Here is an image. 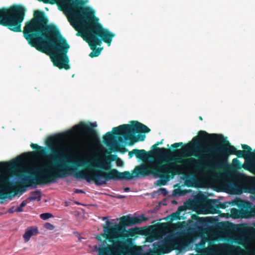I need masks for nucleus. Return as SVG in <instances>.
I'll use <instances>...</instances> for the list:
<instances>
[{
    "label": "nucleus",
    "instance_id": "nucleus-46",
    "mask_svg": "<svg viewBox=\"0 0 255 255\" xmlns=\"http://www.w3.org/2000/svg\"><path fill=\"white\" fill-rule=\"evenodd\" d=\"M173 203H177V202H176V201H173Z\"/></svg>",
    "mask_w": 255,
    "mask_h": 255
},
{
    "label": "nucleus",
    "instance_id": "nucleus-20",
    "mask_svg": "<svg viewBox=\"0 0 255 255\" xmlns=\"http://www.w3.org/2000/svg\"><path fill=\"white\" fill-rule=\"evenodd\" d=\"M41 192L39 190H35L32 192L30 196H29L26 200H29L30 201H40L41 200Z\"/></svg>",
    "mask_w": 255,
    "mask_h": 255
},
{
    "label": "nucleus",
    "instance_id": "nucleus-15",
    "mask_svg": "<svg viewBox=\"0 0 255 255\" xmlns=\"http://www.w3.org/2000/svg\"><path fill=\"white\" fill-rule=\"evenodd\" d=\"M80 133L90 138L94 136L95 131L87 125L81 123L74 126L72 130H69L67 134L65 135V138L68 136H74Z\"/></svg>",
    "mask_w": 255,
    "mask_h": 255
},
{
    "label": "nucleus",
    "instance_id": "nucleus-27",
    "mask_svg": "<svg viewBox=\"0 0 255 255\" xmlns=\"http://www.w3.org/2000/svg\"><path fill=\"white\" fill-rule=\"evenodd\" d=\"M28 202H27V200H24L23 201L21 204H20L19 206L16 207V208H17V212H21L23 211V208L24 207H25L27 204Z\"/></svg>",
    "mask_w": 255,
    "mask_h": 255
},
{
    "label": "nucleus",
    "instance_id": "nucleus-37",
    "mask_svg": "<svg viewBox=\"0 0 255 255\" xmlns=\"http://www.w3.org/2000/svg\"><path fill=\"white\" fill-rule=\"evenodd\" d=\"M17 212V208L14 206H13L12 207L10 208L8 211V212L9 213H13L14 212Z\"/></svg>",
    "mask_w": 255,
    "mask_h": 255
},
{
    "label": "nucleus",
    "instance_id": "nucleus-35",
    "mask_svg": "<svg viewBox=\"0 0 255 255\" xmlns=\"http://www.w3.org/2000/svg\"><path fill=\"white\" fill-rule=\"evenodd\" d=\"M45 227L46 228L51 230H53L54 228V226L49 223H46L45 225Z\"/></svg>",
    "mask_w": 255,
    "mask_h": 255
},
{
    "label": "nucleus",
    "instance_id": "nucleus-40",
    "mask_svg": "<svg viewBox=\"0 0 255 255\" xmlns=\"http://www.w3.org/2000/svg\"><path fill=\"white\" fill-rule=\"evenodd\" d=\"M91 125L92 127H97V125L96 122H94V123H91Z\"/></svg>",
    "mask_w": 255,
    "mask_h": 255
},
{
    "label": "nucleus",
    "instance_id": "nucleus-1",
    "mask_svg": "<svg viewBox=\"0 0 255 255\" xmlns=\"http://www.w3.org/2000/svg\"><path fill=\"white\" fill-rule=\"evenodd\" d=\"M47 145L55 154L48 155L44 159L34 162L27 161L23 154L9 163L0 164V197L11 193L13 190L12 184L15 180L12 178L13 170L31 173L36 175L40 181H47L51 178L65 177L76 170L75 167L61 163L49 167L51 164L49 158L71 155L67 161L79 166H84L88 163L91 165V155L81 152L72 154L75 151L87 147L89 145L88 142H85L81 147H77L74 141L69 142L65 138L50 137L47 140Z\"/></svg>",
    "mask_w": 255,
    "mask_h": 255
},
{
    "label": "nucleus",
    "instance_id": "nucleus-22",
    "mask_svg": "<svg viewBox=\"0 0 255 255\" xmlns=\"http://www.w3.org/2000/svg\"><path fill=\"white\" fill-rule=\"evenodd\" d=\"M196 181V178L192 175L189 178H187L185 180V185L188 187H193L195 186V182Z\"/></svg>",
    "mask_w": 255,
    "mask_h": 255
},
{
    "label": "nucleus",
    "instance_id": "nucleus-45",
    "mask_svg": "<svg viewBox=\"0 0 255 255\" xmlns=\"http://www.w3.org/2000/svg\"><path fill=\"white\" fill-rule=\"evenodd\" d=\"M112 36H113V38L115 36V34H114V33H113Z\"/></svg>",
    "mask_w": 255,
    "mask_h": 255
},
{
    "label": "nucleus",
    "instance_id": "nucleus-43",
    "mask_svg": "<svg viewBox=\"0 0 255 255\" xmlns=\"http://www.w3.org/2000/svg\"><path fill=\"white\" fill-rule=\"evenodd\" d=\"M125 190L126 191H128L129 190V187H127L125 189Z\"/></svg>",
    "mask_w": 255,
    "mask_h": 255
},
{
    "label": "nucleus",
    "instance_id": "nucleus-6",
    "mask_svg": "<svg viewBox=\"0 0 255 255\" xmlns=\"http://www.w3.org/2000/svg\"><path fill=\"white\" fill-rule=\"evenodd\" d=\"M150 131L149 128L137 121H131V124H123L113 128V151H115L114 136H117L120 142H125L132 146L136 142L143 141L145 138L144 134Z\"/></svg>",
    "mask_w": 255,
    "mask_h": 255
},
{
    "label": "nucleus",
    "instance_id": "nucleus-7",
    "mask_svg": "<svg viewBox=\"0 0 255 255\" xmlns=\"http://www.w3.org/2000/svg\"><path fill=\"white\" fill-rule=\"evenodd\" d=\"M166 157H157L158 159L155 165H147L149 167V175L159 174L162 175H167L168 177L173 178L175 175L182 173L184 166L193 167L199 171L204 170V168H197L193 165L186 164L185 160L187 158L183 159L181 157H178L168 159Z\"/></svg>",
    "mask_w": 255,
    "mask_h": 255
},
{
    "label": "nucleus",
    "instance_id": "nucleus-32",
    "mask_svg": "<svg viewBox=\"0 0 255 255\" xmlns=\"http://www.w3.org/2000/svg\"><path fill=\"white\" fill-rule=\"evenodd\" d=\"M183 145V143L182 142H176L172 144L171 146L172 148H177L179 146H181Z\"/></svg>",
    "mask_w": 255,
    "mask_h": 255
},
{
    "label": "nucleus",
    "instance_id": "nucleus-4",
    "mask_svg": "<svg viewBox=\"0 0 255 255\" xmlns=\"http://www.w3.org/2000/svg\"><path fill=\"white\" fill-rule=\"evenodd\" d=\"M26 9L21 5L14 4L9 7L0 8V25L14 32H60L58 26L49 20L45 13L35 10L32 19L26 22L21 29Z\"/></svg>",
    "mask_w": 255,
    "mask_h": 255
},
{
    "label": "nucleus",
    "instance_id": "nucleus-30",
    "mask_svg": "<svg viewBox=\"0 0 255 255\" xmlns=\"http://www.w3.org/2000/svg\"><path fill=\"white\" fill-rule=\"evenodd\" d=\"M95 145L96 146L97 148L99 150H100L101 151H104L105 150V148L102 146L99 141H95Z\"/></svg>",
    "mask_w": 255,
    "mask_h": 255
},
{
    "label": "nucleus",
    "instance_id": "nucleus-47",
    "mask_svg": "<svg viewBox=\"0 0 255 255\" xmlns=\"http://www.w3.org/2000/svg\"><path fill=\"white\" fill-rule=\"evenodd\" d=\"M123 197H118V198H122Z\"/></svg>",
    "mask_w": 255,
    "mask_h": 255
},
{
    "label": "nucleus",
    "instance_id": "nucleus-14",
    "mask_svg": "<svg viewBox=\"0 0 255 255\" xmlns=\"http://www.w3.org/2000/svg\"><path fill=\"white\" fill-rule=\"evenodd\" d=\"M139 229L137 227L134 228L129 229L126 231H117L116 234L118 235L119 237L125 240V241L121 243L120 246V250L122 252H126L128 248L127 245H130L131 244V239L128 238L129 237H133L136 234H138Z\"/></svg>",
    "mask_w": 255,
    "mask_h": 255
},
{
    "label": "nucleus",
    "instance_id": "nucleus-42",
    "mask_svg": "<svg viewBox=\"0 0 255 255\" xmlns=\"http://www.w3.org/2000/svg\"><path fill=\"white\" fill-rule=\"evenodd\" d=\"M212 213H217V210L215 208H214Z\"/></svg>",
    "mask_w": 255,
    "mask_h": 255
},
{
    "label": "nucleus",
    "instance_id": "nucleus-24",
    "mask_svg": "<svg viewBox=\"0 0 255 255\" xmlns=\"http://www.w3.org/2000/svg\"><path fill=\"white\" fill-rule=\"evenodd\" d=\"M113 161H115L117 165L119 167H122L124 165L123 160L116 154H113Z\"/></svg>",
    "mask_w": 255,
    "mask_h": 255
},
{
    "label": "nucleus",
    "instance_id": "nucleus-29",
    "mask_svg": "<svg viewBox=\"0 0 255 255\" xmlns=\"http://www.w3.org/2000/svg\"><path fill=\"white\" fill-rule=\"evenodd\" d=\"M227 186L229 189H230L233 192L235 193H240V191H238V188L237 186L233 184H230L229 185H227Z\"/></svg>",
    "mask_w": 255,
    "mask_h": 255
},
{
    "label": "nucleus",
    "instance_id": "nucleus-18",
    "mask_svg": "<svg viewBox=\"0 0 255 255\" xmlns=\"http://www.w3.org/2000/svg\"><path fill=\"white\" fill-rule=\"evenodd\" d=\"M38 234V228L35 226H31L25 230V233L23 235L24 242L27 243L33 236Z\"/></svg>",
    "mask_w": 255,
    "mask_h": 255
},
{
    "label": "nucleus",
    "instance_id": "nucleus-8",
    "mask_svg": "<svg viewBox=\"0 0 255 255\" xmlns=\"http://www.w3.org/2000/svg\"><path fill=\"white\" fill-rule=\"evenodd\" d=\"M100 219L105 221L103 225L102 233L105 240L101 245L94 246L92 252H97V255H112V220L109 216L102 217Z\"/></svg>",
    "mask_w": 255,
    "mask_h": 255
},
{
    "label": "nucleus",
    "instance_id": "nucleus-44",
    "mask_svg": "<svg viewBox=\"0 0 255 255\" xmlns=\"http://www.w3.org/2000/svg\"><path fill=\"white\" fill-rule=\"evenodd\" d=\"M199 119H200V120H201V121H202V120H203V118H202V117L201 116H200V117H199Z\"/></svg>",
    "mask_w": 255,
    "mask_h": 255
},
{
    "label": "nucleus",
    "instance_id": "nucleus-31",
    "mask_svg": "<svg viewBox=\"0 0 255 255\" xmlns=\"http://www.w3.org/2000/svg\"><path fill=\"white\" fill-rule=\"evenodd\" d=\"M158 192L161 193L163 196H166L168 193V191L164 188H161L159 189L158 190Z\"/></svg>",
    "mask_w": 255,
    "mask_h": 255
},
{
    "label": "nucleus",
    "instance_id": "nucleus-10",
    "mask_svg": "<svg viewBox=\"0 0 255 255\" xmlns=\"http://www.w3.org/2000/svg\"><path fill=\"white\" fill-rule=\"evenodd\" d=\"M109 33H77V35L81 37L86 41L90 46L91 48L94 50L96 47L99 45L102 40L109 43L111 41V35ZM100 51L93 50L90 54L91 57L98 56Z\"/></svg>",
    "mask_w": 255,
    "mask_h": 255
},
{
    "label": "nucleus",
    "instance_id": "nucleus-41",
    "mask_svg": "<svg viewBox=\"0 0 255 255\" xmlns=\"http://www.w3.org/2000/svg\"><path fill=\"white\" fill-rule=\"evenodd\" d=\"M126 255H134L132 253H129V252H128L126 253Z\"/></svg>",
    "mask_w": 255,
    "mask_h": 255
},
{
    "label": "nucleus",
    "instance_id": "nucleus-2",
    "mask_svg": "<svg viewBox=\"0 0 255 255\" xmlns=\"http://www.w3.org/2000/svg\"><path fill=\"white\" fill-rule=\"evenodd\" d=\"M242 147L243 150H237L222 135L209 134L206 131L200 130L191 141L176 151L178 153L192 151V155L197 159L189 157L185 160V163L208 170L213 168L211 163L213 161L214 154L218 155L219 161L216 163L218 167L221 166L222 162H226L230 155H236L238 158L252 157L255 159V164L244 168L255 174V152H252V148L247 144H242Z\"/></svg>",
    "mask_w": 255,
    "mask_h": 255
},
{
    "label": "nucleus",
    "instance_id": "nucleus-21",
    "mask_svg": "<svg viewBox=\"0 0 255 255\" xmlns=\"http://www.w3.org/2000/svg\"><path fill=\"white\" fill-rule=\"evenodd\" d=\"M163 253H169L174 249L172 242H166L161 247Z\"/></svg>",
    "mask_w": 255,
    "mask_h": 255
},
{
    "label": "nucleus",
    "instance_id": "nucleus-17",
    "mask_svg": "<svg viewBox=\"0 0 255 255\" xmlns=\"http://www.w3.org/2000/svg\"><path fill=\"white\" fill-rule=\"evenodd\" d=\"M164 139H162L159 141H157L155 144L153 145L151 148L153 149L152 154L155 157H164L169 156L171 153V151L170 149L166 148L164 147L159 148L157 146L163 143Z\"/></svg>",
    "mask_w": 255,
    "mask_h": 255
},
{
    "label": "nucleus",
    "instance_id": "nucleus-3",
    "mask_svg": "<svg viewBox=\"0 0 255 255\" xmlns=\"http://www.w3.org/2000/svg\"><path fill=\"white\" fill-rule=\"evenodd\" d=\"M38 0L45 3H56L77 32H110L100 23L96 11L86 5L85 0Z\"/></svg>",
    "mask_w": 255,
    "mask_h": 255
},
{
    "label": "nucleus",
    "instance_id": "nucleus-9",
    "mask_svg": "<svg viewBox=\"0 0 255 255\" xmlns=\"http://www.w3.org/2000/svg\"><path fill=\"white\" fill-rule=\"evenodd\" d=\"M74 176L77 179L85 180L88 183L93 181L99 186L106 183L111 178L112 173L108 174L92 167H87L76 172Z\"/></svg>",
    "mask_w": 255,
    "mask_h": 255
},
{
    "label": "nucleus",
    "instance_id": "nucleus-19",
    "mask_svg": "<svg viewBox=\"0 0 255 255\" xmlns=\"http://www.w3.org/2000/svg\"><path fill=\"white\" fill-rule=\"evenodd\" d=\"M155 176L159 177L160 179L156 181V185L157 186H162L166 184L167 182L172 179L167 175H162L159 174H153Z\"/></svg>",
    "mask_w": 255,
    "mask_h": 255
},
{
    "label": "nucleus",
    "instance_id": "nucleus-13",
    "mask_svg": "<svg viewBox=\"0 0 255 255\" xmlns=\"http://www.w3.org/2000/svg\"><path fill=\"white\" fill-rule=\"evenodd\" d=\"M236 204L240 210L232 209L231 213L235 217L249 218L255 216V206L252 207L249 202L240 200Z\"/></svg>",
    "mask_w": 255,
    "mask_h": 255
},
{
    "label": "nucleus",
    "instance_id": "nucleus-11",
    "mask_svg": "<svg viewBox=\"0 0 255 255\" xmlns=\"http://www.w3.org/2000/svg\"><path fill=\"white\" fill-rule=\"evenodd\" d=\"M149 167L147 164L136 166L131 173L128 171L121 172L117 169H113V180H129L139 175L143 176L149 175Z\"/></svg>",
    "mask_w": 255,
    "mask_h": 255
},
{
    "label": "nucleus",
    "instance_id": "nucleus-39",
    "mask_svg": "<svg viewBox=\"0 0 255 255\" xmlns=\"http://www.w3.org/2000/svg\"><path fill=\"white\" fill-rule=\"evenodd\" d=\"M31 146L33 148H38V146L36 145V144H33V143H32L31 144Z\"/></svg>",
    "mask_w": 255,
    "mask_h": 255
},
{
    "label": "nucleus",
    "instance_id": "nucleus-28",
    "mask_svg": "<svg viewBox=\"0 0 255 255\" xmlns=\"http://www.w3.org/2000/svg\"><path fill=\"white\" fill-rule=\"evenodd\" d=\"M40 217L41 219H42L43 220H46L50 218L53 217V215L51 213H42V214H40Z\"/></svg>",
    "mask_w": 255,
    "mask_h": 255
},
{
    "label": "nucleus",
    "instance_id": "nucleus-12",
    "mask_svg": "<svg viewBox=\"0 0 255 255\" xmlns=\"http://www.w3.org/2000/svg\"><path fill=\"white\" fill-rule=\"evenodd\" d=\"M148 219L141 215L139 217H130L129 215L123 216L120 218V223L118 225L113 226V246L114 239L116 238L117 231H126V227L132 226L136 224H140L143 221H146ZM113 255H115L113 250Z\"/></svg>",
    "mask_w": 255,
    "mask_h": 255
},
{
    "label": "nucleus",
    "instance_id": "nucleus-33",
    "mask_svg": "<svg viewBox=\"0 0 255 255\" xmlns=\"http://www.w3.org/2000/svg\"><path fill=\"white\" fill-rule=\"evenodd\" d=\"M122 153H125L128 151V149L124 146H119L118 150Z\"/></svg>",
    "mask_w": 255,
    "mask_h": 255
},
{
    "label": "nucleus",
    "instance_id": "nucleus-25",
    "mask_svg": "<svg viewBox=\"0 0 255 255\" xmlns=\"http://www.w3.org/2000/svg\"><path fill=\"white\" fill-rule=\"evenodd\" d=\"M187 193L186 190H182L180 188L174 189L173 192L174 195L182 196L184 195Z\"/></svg>",
    "mask_w": 255,
    "mask_h": 255
},
{
    "label": "nucleus",
    "instance_id": "nucleus-36",
    "mask_svg": "<svg viewBox=\"0 0 255 255\" xmlns=\"http://www.w3.org/2000/svg\"><path fill=\"white\" fill-rule=\"evenodd\" d=\"M217 207L218 208L225 209L226 208V205L225 203H219V204L217 205Z\"/></svg>",
    "mask_w": 255,
    "mask_h": 255
},
{
    "label": "nucleus",
    "instance_id": "nucleus-23",
    "mask_svg": "<svg viewBox=\"0 0 255 255\" xmlns=\"http://www.w3.org/2000/svg\"><path fill=\"white\" fill-rule=\"evenodd\" d=\"M104 141L105 144H106L108 146H110L112 145V133L110 132H108L104 136Z\"/></svg>",
    "mask_w": 255,
    "mask_h": 255
},
{
    "label": "nucleus",
    "instance_id": "nucleus-26",
    "mask_svg": "<svg viewBox=\"0 0 255 255\" xmlns=\"http://www.w3.org/2000/svg\"><path fill=\"white\" fill-rule=\"evenodd\" d=\"M182 208V206L179 207L178 209V212H177L176 213H173L171 215V218L172 220H177L179 219V214L180 212L181 211V209Z\"/></svg>",
    "mask_w": 255,
    "mask_h": 255
},
{
    "label": "nucleus",
    "instance_id": "nucleus-5",
    "mask_svg": "<svg viewBox=\"0 0 255 255\" xmlns=\"http://www.w3.org/2000/svg\"><path fill=\"white\" fill-rule=\"evenodd\" d=\"M24 37L32 46L47 54H51L54 64L59 68L69 69L65 54L70 46L59 33H24Z\"/></svg>",
    "mask_w": 255,
    "mask_h": 255
},
{
    "label": "nucleus",
    "instance_id": "nucleus-34",
    "mask_svg": "<svg viewBox=\"0 0 255 255\" xmlns=\"http://www.w3.org/2000/svg\"><path fill=\"white\" fill-rule=\"evenodd\" d=\"M233 164L236 166H239L241 162L237 158H234L232 161Z\"/></svg>",
    "mask_w": 255,
    "mask_h": 255
},
{
    "label": "nucleus",
    "instance_id": "nucleus-16",
    "mask_svg": "<svg viewBox=\"0 0 255 255\" xmlns=\"http://www.w3.org/2000/svg\"><path fill=\"white\" fill-rule=\"evenodd\" d=\"M134 155H135L137 159L143 161L151 158L153 156L152 151L147 152L144 149H133L128 152L129 158H132Z\"/></svg>",
    "mask_w": 255,
    "mask_h": 255
},
{
    "label": "nucleus",
    "instance_id": "nucleus-38",
    "mask_svg": "<svg viewBox=\"0 0 255 255\" xmlns=\"http://www.w3.org/2000/svg\"><path fill=\"white\" fill-rule=\"evenodd\" d=\"M75 192L77 193H84V192L83 190H80V189H77L76 190Z\"/></svg>",
    "mask_w": 255,
    "mask_h": 255
}]
</instances>
